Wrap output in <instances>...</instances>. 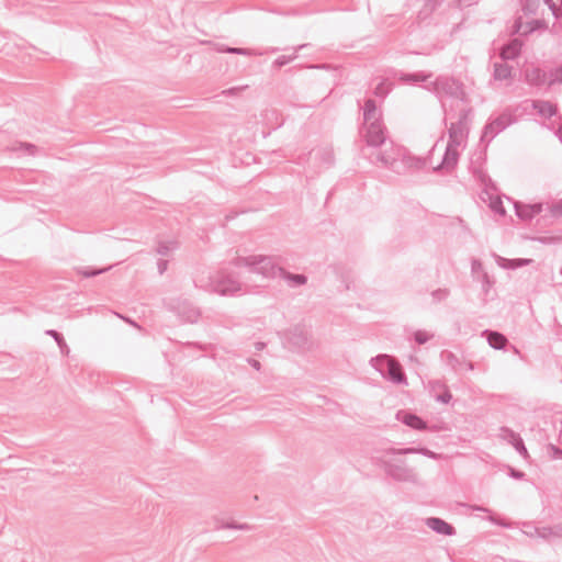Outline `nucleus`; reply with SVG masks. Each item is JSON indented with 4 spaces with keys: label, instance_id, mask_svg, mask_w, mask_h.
Listing matches in <instances>:
<instances>
[{
    "label": "nucleus",
    "instance_id": "51",
    "mask_svg": "<svg viewBox=\"0 0 562 562\" xmlns=\"http://www.w3.org/2000/svg\"><path fill=\"white\" fill-rule=\"evenodd\" d=\"M552 75L554 78L550 80V85H553L554 82H562V65L555 68Z\"/></svg>",
    "mask_w": 562,
    "mask_h": 562
},
{
    "label": "nucleus",
    "instance_id": "54",
    "mask_svg": "<svg viewBox=\"0 0 562 562\" xmlns=\"http://www.w3.org/2000/svg\"><path fill=\"white\" fill-rule=\"evenodd\" d=\"M473 173H474V175H475V177H476L477 179H480L483 183H485L487 180H488V181H491V179L487 177V175H486L484 171L480 170V169L474 170V171H473Z\"/></svg>",
    "mask_w": 562,
    "mask_h": 562
},
{
    "label": "nucleus",
    "instance_id": "27",
    "mask_svg": "<svg viewBox=\"0 0 562 562\" xmlns=\"http://www.w3.org/2000/svg\"><path fill=\"white\" fill-rule=\"evenodd\" d=\"M430 77H431V74H426L424 71H417V72H412V74H402L400 76V80L405 83L415 85V83H419V82H425Z\"/></svg>",
    "mask_w": 562,
    "mask_h": 562
},
{
    "label": "nucleus",
    "instance_id": "32",
    "mask_svg": "<svg viewBox=\"0 0 562 562\" xmlns=\"http://www.w3.org/2000/svg\"><path fill=\"white\" fill-rule=\"evenodd\" d=\"M110 269L109 268H92V267H83L81 268L78 272L85 277V278H92V277H97L99 274H102L104 273L105 271H108Z\"/></svg>",
    "mask_w": 562,
    "mask_h": 562
},
{
    "label": "nucleus",
    "instance_id": "37",
    "mask_svg": "<svg viewBox=\"0 0 562 562\" xmlns=\"http://www.w3.org/2000/svg\"><path fill=\"white\" fill-rule=\"evenodd\" d=\"M216 529H237V530H249L251 527L247 524H238L236 521L222 522L216 526Z\"/></svg>",
    "mask_w": 562,
    "mask_h": 562
},
{
    "label": "nucleus",
    "instance_id": "26",
    "mask_svg": "<svg viewBox=\"0 0 562 562\" xmlns=\"http://www.w3.org/2000/svg\"><path fill=\"white\" fill-rule=\"evenodd\" d=\"M493 78L495 80H507L512 78L513 67L506 63H494Z\"/></svg>",
    "mask_w": 562,
    "mask_h": 562
},
{
    "label": "nucleus",
    "instance_id": "45",
    "mask_svg": "<svg viewBox=\"0 0 562 562\" xmlns=\"http://www.w3.org/2000/svg\"><path fill=\"white\" fill-rule=\"evenodd\" d=\"M491 209L499 214V215H505L506 214V211H505V207L503 205V202L501 200H496L494 202L491 203Z\"/></svg>",
    "mask_w": 562,
    "mask_h": 562
},
{
    "label": "nucleus",
    "instance_id": "20",
    "mask_svg": "<svg viewBox=\"0 0 562 562\" xmlns=\"http://www.w3.org/2000/svg\"><path fill=\"white\" fill-rule=\"evenodd\" d=\"M194 286L209 293H214V273L201 272L193 279Z\"/></svg>",
    "mask_w": 562,
    "mask_h": 562
},
{
    "label": "nucleus",
    "instance_id": "18",
    "mask_svg": "<svg viewBox=\"0 0 562 562\" xmlns=\"http://www.w3.org/2000/svg\"><path fill=\"white\" fill-rule=\"evenodd\" d=\"M426 526L439 535L453 536L456 533V529L452 525L438 517L427 518Z\"/></svg>",
    "mask_w": 562,
    "mask_h": 562
},
{
    "label": "nucleus",
    "instance_id": "30",
    "mask_svg": "<svg viewBox=\"0 0 562 562\" xmlns=\"http://www.w3.org/2000/svg\"><path fill=\"white\" fill-rule=\"evenodd\" d=\"M45 334L54 338L63 355H68L69 348L60 333L55 329H48L45 331Z\"/></svg>",
    "mask_w": 562,
    "mask_h": 562
},
{
    "label": "nucleus",
    "instance_id": "58",
    "mask_svg": "<svg viewBox=\"0 0 562 562\" xmlns=\"http://www.w3.org/2000/svg\"><path fill=\"white\" fill-rule=\"evenodd\" d=\"M323 159L327 165H331L333 161V155L330 151H324L323 153Z\"/></svg>",
    "mask_w": 562,
    "mask_h": 562
},
{
    "label": "nucleus",
    "instance_id": "63",
    "mask_svg": "<svg viewBox=\"0 0 562 562\" xmlns=\"http://www.w3.org/2000/svg\"><path fill=\"white\" fill-rule=\"evenodd\" d=\"M474 509H475V510H482V512H488V509H487V508L482 507V506H475V507H474Z\"/></svg>",
    "mask_w": 562,
    "mask_h": 562
},
{
    "label": "nucleus",
    "instance_id": "50",
    "mask_svg": "<svg viewBox=\"0 0 562 562\" xmlns=\"http://www.w3.org/2000/svg\"><path fill=\"white\" fill-rule=\"evenodd\" d=\"M471 272H472V274H476L479 272H484L483 271L482 262L479 259H473L472 260V262H471Z\"/></svg>",
    "mask_w": 562,
    "mask_h": 562
},
{
    "label": "nucleus",
    "instance_id": "28",
    "mask_svg": "<svg viewBox=\"0 0 562 562\" xmlns=\"http://www.w3.org/2000/svg\"><path fill=\"white\" fill-rule=\"evenodd\" d=\"M526 80L532 86H541L546 81V72L540 68H532L526 71Z\"/></svg>",
    "mask_w": 562,
    "mask_h": 562
},
{
    "label": "nucleus",
    "instance_id": "57",
    "mask_svg": "<svg viewBox=\"0 0 562 562\" xmlns=\"http://www.w3.org/2000/svg\"><path fill=\"white\" fill-rule=\"evenodd\" d=\"M247 361H248V363H249V364H250L255 370H257V371H259V370H260L261 364H260V362H259L258 360H256V359H254V358H249Z\"/></svg>",
    "mask_w": 562,
    "mask_h": 562
},
{
    "label": "nucleus",
    "instance_id": "11",
    "mask_svg": "<svg viewBox=\"0 0 562 562\" xmlns=\"http://www.w3.org/2000/svg\"><path fill=\"white\" fill-rule=\"evenodd\" d=\"M499 438L510 443L521 457H528L527 448L518 432L514 431L508 427L503 426L499 428Z\"/></svg>",
    "mask_w": 562,
    "mask_h": 562
},
{
    "label": "nucleus",
    "instance_id": "17",
    "mask_svg": "<svg viewBox=\"0 0 562 562\" xmlns=\"http://www.w3.org/2000/svg\"><path fill=\"white\" fill-rule=\"evenodd\" d=\"M542 211V204L541 203H535V204H524L520 202L515 203V212L516 215L524 221H529L533 218L537 214L541 213Z\"/></svg>",
    "mask_w": 562,
    "mask_h": 562
},
{
    "label": "nucleus",
    "instance_id": "55",
    "mask_svg": "<svg viewBox=\"0 0 562 562\" xmlns=\"http://www.w3.org/2000/svg\"><path fill=\"white\" fill-rule=\"evenodd\" d=\"M509 475L516 480H521L525 476V473L516 469H510Z\"/></svg>",
    "mask_w": 562,
    "mask_h": 562
},
{
    "label": "nucleus",
    "instance_id": "34",
    "mask_svg": "<svg viewBox=\"0 0 562 562\" xmlns=\"http://www.w3.org/2000/svg\"><path fill=\"white\" fill-rule=\"evenodd\" d=\"M432 303L437 304L443 302L450 295V291L447 288L434 290L431 293Z\"/></svg>",
    "mask_w": 562,
    "mask_h": 562
},
{
    "label": "nucleus",
    "instance_id": "56",
    "mask_svg": "<svg viewBox=\"0 0 562 562\" xmlns=\"http://www.w3.org/2000/svg\"><path fill=\"white\" fill-rule=\"evenodd\" d=\"M21 146L25 148L31 155H34L36 151V146L31 143H23Z\"/></svg>",
    "mask_w": 562,
    "mask_h": 562
},
{
    "label": "nucleus",
    "instance_id": "13",
    "mask_svg": "<svg viewBox=\"0 0 562 562\" xmlns=\"http://www.w3.org/2000/svg\"><path fill=\"white\" fill-rule=\"evenodd\" d=\"M458 147L459 146L448 143L441 162L435 167L434 170L451 171L457 166L459 160Z\"/></svg>",
    "mask_w": 562,
    "mask_h": 562
},
{
    "label": "nucleus",
    "instance_id": "41",
    "mask_svg": "<svg viewBox=\"0 0 562 562\" xmlns=\"http://www.w3.org/2000/svg\"><path fill=\"white\" fill-rule=\"evenodd\" d=\"M547 450L552 460H562V449L558 446L549 443Z\"/></svg>",
    "mask_w": 562,
    "mask_h": 562
},
{
    "label": "nucleus",
    "instance_id": "38",
    "mask_svg": "<svg viewBox=\"0 0 562 562\" xmlns=\"http://www.w3.org/2000/svg\"><path fill=\"white\" fill-rule=\"evenodd\" d=\"M363 120L364 125H370L371 123H381V112H379L378 109L375 111L370 112L369 114L368 112H364Z\"/></svg>",
    "mask_w": 562,
    "mask_h": 562
},
{
    "label": "nucleus",
    "instance_id": "60",
    "mask_svg": "<svg viewBox=\"0 0 562 562\" xmlns=\"http://www.w3.org/2000/svg\"><path fill=\"white\" fill-rule=\"evenodd\" d=\"M460 7H470L471 4L475 3L477 0H458Z\"/></svg>",
    "mask_w": 562,
    "mask_h": 562
},
{
    "label": "nucleus",
    "instance_id": "36",
    "mask_svg": "<svg viewBox=\"0 0 562 562\" xmlns=\"http://www.w3.org/2000/svg\"><path fill=\"white\" fill-rule=\"evenodd\" d=\"M435 385L442 386V384L439 381L434 382V386ZM443 387L445 391L441 394H438L435 398L437 402L448 404L452 400V394L446 385H443Z\"/></svg>",
    "mask_w": 562,
    "mask_h": 562
},
{
    "label": "nucleus",
    "instance_id": "2",
    "mask_svg": "<svg viewBox=\"0 0 562 562\" xmlns=\"http://www.w3.org/2000/svg\"><path fill=\"white\" fill-rule=\"evenodd\" d=\"M376 160L396 173L403 172L401 168L402 166L417 170L426 166L425 159L407 155L401 149H397L396 156H392L386 151L379 153L376 155Z\"/></svg>",
    "mask_w": 562,
    "mask_h": 562
},
{
    "label": "nucleus",
    "instance_id": "5",
    "mask_svg": "<svg viewBox=\"0 0 562 562\" xmlns=\"http://www.w3.org/2000/svg\"><path fill=\"white\" fill-rule=\"evenodd\" d=\"M243 290V284L235 276L227 271L214 272V293L220 295H235Z\"/></svg>",
    "mask_w": 562,
    "mask_h": 562
},
{
    "label": "nucleus",
    "instance_id": "61",
    "mask_svg": "<svg viewBox=\"0 0 562 562\" xmlns=\"http://www.w3.org/2000/svg\"><path fill=\"white\" fill-rule=\"evenodd\" d=\"M463 362V370H473V363L471 361H464L462 360Z\"/></svg>",
    "mask_w": 562,
    "mask_h": 562
},
{
    "label": "nucleus",
    "instance_id": "3",
    "mask_svg": "<svg viewBox=\"0 0 562 562\" xmlns=\"http://www.w3.org/2000/svg\"><path fill=\"white\" fill-rule=\"evenodd\" d=\"M376 465L382 468L387 476L397 482H417V474L408 468L404 460H391L385 457L376 458Z\"/></svg>",
    "mask_w": 562,
    "mask_h": 562
},
{
    "label": "nucleus",
    "instance_id": "8",
    "mask_svg": "<svg viewBox=\"0 0 562 562\" xmlns=\"http://www.w3.org/2000/svg\"><path fill=\"white\" fill-rule=\"evenodd\" d=\"M512 122V116L505 113L490 120L483 127L480 140L482 143L488 144L496 135L509 126Z\"/></svg>",
    "mask_w": 562,
    "mask_h": 562
},
{
    "label": "nucleus",
    "instance_id": "21",
    "mask_svg": "<svg viewBox=\"0 0 562 562\" xmlns=\"http://www.w3.org/2000/svg\"><path fill=\"white\" fill-rule=\"evenodd\" d=\"M527 533L544 540H549L552 537H561L562 527H532V531H527Z\"/></svg>",
    "mask_w": 562,
    "mask_h": 562
},
{
    "label": "nucleus",
    "instance_id": "1",
    "mask_svg": "<svg viewBox=\"0 0 562 562\" xmlns=\"http://www.w3.org/2000/svg\"><path fill=\"white\" fill-rule=\"evenodd\" d=\"M370 364L380 372V374L395 383L407 384L406 374L397 360L389 355H378L370 360Z\"/></svg>",
    "mask_w": 562,
    "mask_h": 562
},
{
    "label": "nucleus",
    "instance_id": "52",
    "mask_svg": "<svg viewBox=\"0 0 562 562\" xmlns=\"http://www.w3.org/2000/svg\"><path fill=\"white\" fill-rule=\"evenodd\" d=\"M167 268H168V261L165 259H159L157 262V269H158L159 274H164L165 271L167 270Z\"/></svg>",
    "mask_w": 562,
    "mask_h": 562
},
{
    "label": "nucleus",
    "instance_id": "6",
    "mask_svg": "<svg viewBox=\"0 0 562 562\" xmlns=\"http://www.w3.org/2000/svg\"><path fill=\"white\" fill-rule=\"evenodd\" d=\"M432 85L438 97L447 95L453 99H462L464 95L462 83L452 77L439 76Z\"/></svg>",
    "mask_w": 562,
    "mask_h": 562
},
{
    "label": "nucleus",
    "instance_id": "31",
    "mask_svg": "<svg viewBox=\"0 0 562 562\" xmlns=\"http://www.w3.org/2000/svg\"><path fill=\"white\" fill-rule=\"evenodd\" d=\"M391 90H392V85L389 83L386 80H382L374 87L373 94L376 98L384 100L387 97V94L391 92Z\"/></svg>",
    "mask_w": 562,
    "mask_h": 562
},
{
    "label": "nucleus",
    "instance_id": "14",
    "mask_svg": "<svg viewBox=\"0 0 562 562\" xmlns=\"http://www.w3.org/2000/svg\"><path fill=\"white\" fill-rule=\"evenodd\" d=\"M396 419L416 430L428 429L427 423L422 417L408 411H398L396 413Z\"/></svg>",
    "mask_w": 562,
    "mask_h": 562
},
{
    "label": "nucleus",
    "instance_id": "15",
    "mask_svg": "<svg viewBox=\"0 0 562 562\" xmlns=\"http://www.w3.org/2000/svg\"><path fill=\"white\" fill-rule=\"evenodd\" d=\"M413 453H419L427 458L437 460L439 458V454L429 450L426 447H419V448H387L384 450L385 456H401V454H413Z\"/></svg>",
    "mask_w": 562,
    "mask_h": 562
},
{
    "label": "nucleus",
    "instance_id": "44",
    "mask_svg": "<svg viewBox=\"0 0 562 562\" xmlns=\"http://www.w3.org/2000/svg\"><path fill=\"white\" fill-rule=\"evenodd\" d=\"M543 2L549 7L550 11L552 12V14L559 19V18H562V11H561V8H559L554 2L553 0H543Z\"/></svg>",
    "mask_w": 562,
    "mask_h": 562
},
{
    "label": "nucleus",
    "instance_id": "59",
    "mask_svg": "<svg viewBox=\"0 0 562 562\" xmlns=\"http://www.w3.org/2000/svg\"><path fill=\"white\" fill-rule=\"evenodd\" d=\"M437 4L438 0H427L425 8H429L430 11H434Z\"/></svg>",
    "mask_w": 562,
    "mask_h": 562
},
{
    "label": "nucleus",
    "instance_id": "62",
    "mask_svg": "<svg viewBox=\"0 0 562 562\" xmlns=\"http://www.w3.org/2000/svg\"><path fill=\"white\" fill-rule=\"evenodd\" d=\"M265 346H266L265 342H261V341L256 342V349L257 350H262L265 348Z\"/></svg>",
    "mask_w": 562,
    "mask_h": 562
},
{
    "label": "nucleus",
    "instance_id": "48",
    "mask_svg": "<svg viewBox=\"0 0 562 562\" xmlns=\"http://www.w3.org/2000/svg\"><path fill=\"white\" fill-rule=\"evenodd\" d=\"M378 108H376V103L373 99H367L364 101V105H363V113L364 112H368V114L372 111H375Z\"/></svg>",
    "mask_w": 562,
    "mask_h": 562
},
{
    "label": "nucleus",
    "instance_id": "49",
    "mask_svg": "<svg viewBox=\"0 0 562 562\" xmlns=\"http://www.w3.org/2000/svg\"><path fill=\"white\" fill-rule=\"evenodd\" d=\"M495 259L499 267H502L504 269H510L512 259H507V258L501 257L498 255H495Z\"/></svg>",
    "mask_w": 562,
    "mask_h": 562
},
{
    "label": "nucleus",
    "instance_id": "9",
    "mask_svg": "<svg viewBox=\"0 0 562 562\" xmlns=\"http://www.w3.org/2000/svg\"><path fill=\"white\" fill-rule=\"evenodd\" d=\"M170 308L188 323H196L200 318V310L187 300H177L170 303Z\"/></svg>",
    "mask_w": 562,
    "mask_h": 562
},
{
    "label": "nucleus",
    "instance_id": "23",
    "mask_svg": "<svg viewBox=\"0 0 562 562\" xmlns=\"http://www.w3.org/2000/svg\"><path fill=\"white\" fill-rule=\"evenodd\" d=\"M521 44L518 40H513L501 49L499 56L503 60H512L519 56Z\"/></svg>",
    "mask_w": 562,
    "mask_h": 562
},
{
    "label": "nucleus",
    "instance_id": "53",
    "mask_svg": "<svg viewBox=\"0 0 562 562\" xmlns=\"http://www.w3.org/2000/svg\"><path fill=\"white\" fill-rule=\"evenodd\" d=\"M245 88L246 87H233V88L224 90L222 93L225 95H236L239 91H241Z\"/></svg>",
    "mask_w": 562,
    "mask_h": 562
},
{
    "label": "nucleus",
    "instance_id": "47",
    "mask_svg": "<svg viewBox=\"0 0 562 562\" xmlns=\"http://www.w3.org/2000/svg\"><path fill=\"white\" fill-rule=\"evenodd\" d=\"M550 211H551L552 216H554V217L562 216V199L560 201H558L557 203H554L551 206Z\"/></svg>",
    "mask_w": 562,
    "mask_h": 562
},
{
    "label": "nucleus",
    "instance_id": "22",
    "mask_svg": "<svg viewBox=\"0 0 562 562\" xmlns=\"http://www.w3.org/2000/svg\"><path fill=\"white\" fill-rule=\"evenodd\" d=\"M278 277L288 282L289 286L297 288L307 282V277L303 273H291L281 267Z\"/></svg>",
    "mask_w": 562,
    "mask_h": 562
},
{
    "label": "nucleus",
    "instance_id": "29",
    "mask_svg": "<svg viewBox=\"0 0 562 562\" xmlns=\"http://www.w3.org/2000/svg\"><path fill=\"white\" fill-rule=\"evenodd\" d=\"M307 46V44H302V45H299L296 47L293 48V54L292 55H289V56H285V55H282V56H279L277 59H274V61L272 63V67L274 68H281L285 65H288L289 63L293 61L296 57H297V53L300 50H302L303 48H305Z\"/></svg>",
    "mask_w": 562,
    "mask_h": 562
},
{
    "label": "nucleus",
    "instance_id": "4",
    "mask_svg": "<svg viewBox=\"0 0 562 562\" xmlns=\"http://www.w3.org/2000/svg\"><path fill=\"white\" fill-rule=\"evenodd\" d=\"M236 263L238 266L248 267L252 272L269 279L278 277L279 271H281V267L276 263L274 259L270 256L240 257L237 259Z\"/></svg>",
    "mask_w": 562,
    "mask_h": 562
},
{
    "label": "nucleus",
    "instance_id": "24",
    "mask_svg": "<svg viewBox=\"0 0 562 562\" xmlns=\"http://www.w3.org/2000/svg\"><path fill=\"white\" fill-rule=\"evenodd\" d=\"M532 106L540 116L546 117V119H551L558 112L557 106L554 104H552L550 101H542V100L533 101Z\"/></svg>",
    "mask_w": 562,
    "mask_h": 562
},
{
    "label": "nucleus",
    "instance_id": "16",
    "mask_svg": "<svg viewBox=\"0 0 562 562\" xmlns=\"http://www.w3.org/2000/svg\"><path fill=\"white\" fill-rule=\"evenodd\" d=\"M217 52L221 53H229V54H236V55H244V56H261L263 54L269 53H277L279 50L278 47H270L267 48L265 52H260L252 48H241V47H229L223 44L217 45L216 47Z\"/></svg>",
    "mask_w": 562,
    "mask_h": 562
},
{
    "label": "nucleus",
    "instance_id": "43",
    "mask_svg": "<svg viewBox=\"0 0 562 562\" xmlns=\"http://www.w3.org/2000/svg\"><path fill=\"white\" fill-rule=\"evenodd\" d=\"M432 336L429 335L428 333L424 331V330H417L415 331L414 334V340L418 344V345H424L426 344Z\"/></svg>",
    "mask_w": 562,
    "mask_h": 562
},
{
    "label": "nucleus",
    "instance_id": "10",
    "mask_svg": "<svg viewBox=\"0 0 562 562\" xmlns=\"http://www.w3.org/2000/svg\"><path fill=\"white\" fill-rule=\"evenodd\" d=\"M288 342L296 349H307L311 346V334L302 325H295L285 334Z\"/></svg>",
    "mask_w": 562,
    "mask_h": 562
},
{
    "label": "nucleus",
    "instance_id": "35",
    "mask_svg": "<svg viewBox=\"0 0 562 562\" xmlns=\"http://www.w3.org/2000/svg\"><path fill=\"white\" fill-rule=\"evenodd\" d=\"M528 29L522 32L524 35L530 34L537 30H544L547 29V23L543 20H532L528 23Z\"/></svg>",
    "mask_w": 562,
    "mask_h": 562
},
{
    "label": "nucleus",
    "instance_id": "25",
    "mask_svg": "<svg viewBox=\"0 0 562 562\" xmlns=\"http://www.w3.org/2000/svg\"><path fill=\"white\" fill-rule=\"evenodd\" d=\"M440 359L446 366L450 367L456 372L463 370L462 360L449 350L441 351Z\"/></svg>",
    "mask_w": 562,
    "mask_h": 562
},
{
    "label": "nucleus",
    "instance_id": "39",
    "mask_svg": "<svg viewBox=\"0 0 562 562\" xmlns=\"http://www.w3.org/2000/svg\"><path fill=\"white\" fill-rule=\"evenodd\" d=\"M176 247L177 244L173 241H160L157 247V252L161 256H167Z\"/></svg>",
    "mask_w": 562,
    "mask_h": 562
},
{
    "label": "nucleus",
    "instance_id": "42",
    "mask_svg": "<svg viewBox=\"0 0 562 562\" xmlns=\"http://www.w3.org/2000/svg\"><path fill=\"white\" fill-rule=\"evenodd\" d=\"M532 262H533L532 259H527V258L512 259L510 269L515 270V269H518V268H521V267H525V266H529Z\"/></svg>",
    "mask_w": 562,
    "mask_h": 562
},
{
    "label": "nucleus",
    "instance_id": "33",
    "mask_svg": "<svg viewBox=\"0 0 562 562\" xmlns=\"http://www.w3.org/2000/svg\"><path fill=\"white\" fill-rule=\"evenodd\" d=\"M540 5V0H522V11L525 14H536Z\"/></svg>",
    "mask_w": 562,
    "mask_h": 562
},
{
    "label": "nucleus",
    "instance_id": "46",
    "mask_svg": "<svg viewBox=\"0 0 562 562\" xmlns=\"http://www.w3.org/2000/svg\"><path fill=\"white\" fill-rule=\"evenodd\" d=\"M480 281L482 282V288H483V291L484 292H487L492 282L490 280V277L487 274V272H482L481 273V278H480Z\"/></svg>",
    "mask_w": 562,
    "mask_h": 562
},
{
    "label": "nucleus",
    "instance_id": "19",
    "mask_svg": "<svg viewBox=\"0 0 562 562\" xmlns=\"http://www.w3.org/2000/svg\"><path fill=\"white\" fill-rule=\"evenodd\" d=\"M482 336L486 337L488 345L496 350H503L509 344L507 337L497 330L485 329Z\"/></svg>",
    "mask_w": 562,
    "mask_h": 562
},
{
    "label": "nucleus",
    "instance_id": "40",
    "mask_svg": "<svg viewBox=\"0 0 562 562\" xmlns=\"http://www.w3.org/2000/svg\"><path fill=\"white\" fill-rule=\"evenodd\" d=\"M533 240H537L543 245H554L562 243L561 236H538L535 237Z\"/></svg>",
    "mask_w": 562,
    "mask_h": 562
},
{
    "label": "nucleus",
    "instance_id": "12",
    "mask_svg": "<svg viewBox=\"0 0 562 562\" xmlns=\"http://www.w3.org/2000/svg\"><path fill=\"white\" fill-rule=\"evenodd\" d=\"M366 142L369 146L379 147L385 143V127L381 123L366 125Z\"/></svg>",
    "mask_w": 562,
    "mask_h": 562
},
{
    "label": "nucleus",
    "instance_id": "7",
    "mask_svg": "<svg viewBox=\"0 0 562 562\" xmlns=\"http://www.w3.org/2000/svg\"><path fill=\"white\" fill-rule=\"evenodd\" d=\"M471 109L462 110L459 114V120L452 123L448 130V143L460 146L468 137L470 125Z\"/></svg>",
    "mask_w": 562,
    "mask_h": 562
}]
</instances>
